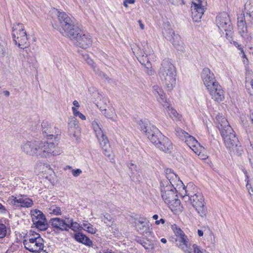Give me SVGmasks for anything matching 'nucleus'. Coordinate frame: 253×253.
Listing matches in <instances>:
<instances>
[{"label":"nucleus","mask_w":253,"mask_h":253,"mask_svg":"<svg viewBox=\"0 0 253 253\" xmlns=\"http://www.w3.org/2000/svg\"><path fill=\"white\" fill-rule=\"evenodd\" d=\"M166 173L167 179L161 182V197L171 211L179 210L181 202L176 193L183 196L187 190L178 175L170 169H167Z\"/></svg>","instance_id":"obj_1"},{"label":"nucleus","mask_w":253,"mask_h":253,"mask_svg":"<svg viewBox=\"0 0 253 253\" xmlns=\"http://www.w3.org/2000/svg\"><path fill=\"white\" fill-rule=\"evenodd\" d=\"M216 120L218 123L217 127L226 147L237 155H241L244 152L243 148L227 119L218 115L216 117Z\"/></svg>","instance_id":"obj_2"},{"label":"nucleus","mask_w":253,"mask_h":253,"mask_svg":"<svg viewBox=\"0 0 253 253\" xmlns=\"http://www.w3.org/2000/svg\"><path fill=\"white\" fill-rule=\"evenodd\" d=\"M201 76L211 98L217 102L222 101L224 99V91L216 81L214 74L208 68H205L202 70Z\"/></svg>","instance_id":"obj_3"},{"label":"nucleus","mask_w":253,"mask_h":253,"mask_svg":"<svg viewBox=\"0 0 253 253\" xmlns=\"http://www.w3.org/2000/svg\"><path fill=\"white\" fill-rule=\"evenodd\" d=\"M159 76L168 90H172L175 86L177 76L176 69L168 59H164L162 62Z\"/></svg>","instance_id":"obj_4"},{"label":"nucleus","mask_w":253,"mask_h":253,"mask_svg":"<svg viewBox=\"0 0 253 253\" xmlns=\"http://www.w3.org/2000/svg\"><path fill=\"white\" fill-rule=\"evenodd\" d=\"M73 31L68 38L73 42L75 46L83 49H86L91 46L92 40L90 34L82 30L79 27L75 28Z\"/></svg>","instance_id":"obj_5"},{"label":"nucleus","mask_w":253,"mask_h":253,"mask_svg":"<svg viewBox=\"0 0 253 253\" xmlns=\"http://www.w3.org/2000/svg\"><path fill=\"white\" fill-rule=\"evenodd\" d=\"M183 198L190 201L193 208L195 209L198 214L202 217H204L207 213V208L203 195L198 192L194 194L188 192L184 193Z\"/></svg>","instance_id":"obj_6"},{"label":"nucleus","mask_w":253,"mask_h":253,"mask_svg":"<svg viewBox=\"0 0 253 253\" xmlns=\"http://www.w3.org/2000/svg\"><path fill=\"white\" fill-rule=\"evenodd\" d=\"M91 126L103 149V154L109 158L111 157V151L109 141L104 134L101 125L97 120H94L91 123Z\"/></svg>","instance_id":"obj_7"},{"label":"nucleus","mask_w":253,"mask_h":253,"mask_svg":"<svg viewBox=\"0 0 253 253\" xmlns=\"http://www.w3.org/2000/svg\"><path fill=\"white\" fill-rule=\"evenodd\" d=\"M58 18L60 25L59 31L65 37H68L74 32L73 29L78 28L75 24V19L64 12H58Z\"/></svg>","instance_id":"obj_8"},{"label":"nucleus","mask_w":253,"mask_h":253,"mask_svg":"<svg viewBox=\"0 0 253 253\" xmlns=\"http://www.w3.org/2000/svg\"><path fill=\"white\" fill-rule=\"evenodd\" d=\"M12 36L15 44L19 48L24 49L29 46L27 33L23 24L18 23L13 25Z\"/></svg>","instance_id":"obj_9"},{"label":"nucleus","mask_w":253,"mask_h":253,"mask_svg":"<svg viewBox=\"0 0 253 253\" xmlns=\"http://www.w3.org/2000/svg\"><path fill=\"white\" fill-rule=\"evenodd\" d=\"M43 239L39 233L30 231L28 239L23 241V244L27 250L32 253H37L43 250Z\"/></svg>","instance_id":"obj_10"},{"label":"nucleus","mask_w":253,"mask_h":253,"mask_svg":"<svg viewBox=\"0 0 253 253\" xmlns=\"http://www.w3.org/2000/svg\"><path fill=\"white\" fill-rule=\"evenodd\" d=\"M138 128L143 132L151 141V142L155 145L162 133L155 126L151 125L148 122L144 120H140L138 123Z\"/></svg>","instance_id":"obj_11"},{"label":"nucleus","mask_w":253,"mask_h":253,"mask_svg":"<svg viewBox=\"0 0 253 253\" xmlns=\"http://www.w3.org/2000/svg\"><path fill=\"white\" fill-rule=\"evenodd\" d=\"M56 146L50 141H38V156L39 158H47L60 154L56 150Z\"/></svg>","instance_id":"obj_12"},{"label":"nucleus","mask_w":253,"mask_h":253,"mask_svg":"<svg viewBox=\"0 0 253 253\" xmlns=\"http://www.w3.org/2000/svg\"><path fill=\"white\" fill-rule=\"evenodd\" d=\"M173 231L176 236L175 244L185 253H192V249L189 244L187 236L176 225L172 226Z\"/></svg>","instance_id":"obj_13"},{"label":"nucleus","mask_w":253,"mask_h":253,"mask_svg":"<svg viewBox=\"0 0 253 253\" xmlns=\"http://www.w3.org/2000/svg\"><path fill=\"white\" fill-rule=\"evenodd\" d=\"M163 35L165 38L169 41L178 50H182L184 48V43L181 40V38L178 34H175L174 30L171 28L170 25L168 23L164 26Z\"/></svg>","instance_id":"obj_14"},{"label":"nucleus","mask_w":253,"mask_h":253,"mask_svg":"<svg viewBox=\"0 0 253 253\" xmlns=\"http://www.w3.org/2000/svg\"><path fill=\"white\" fill-rule=\"evenodd\" d=\"M215 24L219 30L226 32V35L232 32L233 27L228 14L226 12L219 13L216 17Z\"/></svg>","instance_id":"obj_15"},{"label":"nucleus","mask_w":253,"mask_h":253,"mask_svg":"<svg viewBox=\"0 0 253 253\" xmlns=\"http://www.w3.org/2000/svg\"><path fill=\"white\" fill-rule=\"evenodd\" d=\"M31 216L35 227L41 231H45L48 224L44 214L41 211L35 209L31 211Z\"/></svg>","instance_id":"obj_16"},{"label":"nucleus","mask_w":253,"mask_h":253,"mask_svg":"<svg viewBox=\"0 0 253 253\" xmlns=\"http://www.w3.org/2000/svg\"><path fill=\"white\" fill-rule=\"evenodd\" d=\"M21 149L26 154L38 157V141H26L21 145Z\"/></svg>","instance_id":"obj_17"},{"label":"nucleus","mask_w":253,"mask_h":253,"mask_svg":"<svg viewBox=\"0 0 253 253\" xmlns=\"http://www.w3.org/2000/svg\"><path fill=\"white\" fill-rule=\"evenodd\" d=\"M191 9L193 21L196 22H199L205 11V8L202 5V3H196L192 1Z\"/></svg>","instance_id":"obj_18"},{"label":"nucleus","mask_w":253,"mask_h":253,"mask_svg":"<svg viewBox=\"0 0 253 253\" xmlns=\"http://www.w3.org/2000/svg\"><path fill=\"white\" fill-rule=\"evenodd\" d=\"M137 231L141 234L145 235L150 232L151 225L145 217H140L135 222Z\"/></svg>","instance_id":"obj_19"},{"label":"nucleus","mask_w":253,"mask_h":253,"mask_svg":"<svg viewBox=\"0 0 253 253\" xmlns=\"http://www.w3.org/2000/svg\"><path fill=\"white\" fill-rule=\"evenodd\" d=\"M42 131L43 134L46 135L48 139L51 138L55 135H58V129L56 127H53L49 121L43 120L41 124Z\"/></svg>","instance_id":"obj_20"},{"label":"nucleus","mask_w":253,"mask_h":253,"mask_svg":"<svg viewBox=\"0 0 253 253\" xmlns=\"http://www.w3.org/2000/svg\"><path fill=\"white\" fill-rule=\"evenodd\" d=\"M160 150L166 153H170L172 149V145L170 140L162 134L161 139H159L155 145Z\"/></svg>","instance_id":"obj_21"},{"label":"nucleus","mask_w":253,"mask_h":253,"mask_svg":"<svg viewBox=\"0 0 253 253\" xmlns=\"http://www.w3.org/2000/svg\"><path fill=\"white\" fill-rule=\"evenodd\" d=\"M49 223L53 228L56 229L57 231H67L68 226L67 220L65 221L58 217L52 218L49 220Z\"/></svg>","instance_id":"obj_22"},{"label":"nucleus","mask_w":253,"mask_h":253,"mask_svg":"<svg viewBox=\"0 0 253 253\" xmlns=\"http://www.w3.org/2000/svg\"><path fill=\"white\" fill-rule=\"evenodd\" d=\"M153 93L157 98L158 101L162 105H167L168 102L166 94L164 92L162 88L158 86L155 85L153 86Z\"/></svg>","instance_id":"obj_23"},{"label":"nucleus","mask_w":253,"mask_h":253,"mask_svg":"<svg viewBox=\"0 0 253 253\" xmlns=\"http://www.w3.org/2000/svg\"><path fill=\"white\" fill-rule=\"evenodd\" d=\"M153 93L157 98L158 101L162 105H167L168 102L166 94L164 92L162 88L158 86L155 85L153 86Z\"/></svg>","instance_id":"obj_24"},{"label":"nucleus","mask_w":253,"mask_h":253,"mask_svg":"<svg viewBox=\"0 0 253 253\" xmlns=\"http://www.w3.org/2000/svg\"><path fill=\"white\" fill-rule=\"evenodd\" d=\"M153 93L157 98L158 101L162 105H167L168 102L166 94L164 92L162 88L158 86L155 85L153 86Z\"/></svg>","instance_id":"obj_25"},{"label":"nucleus","mask_w":253,"mask_h":253,"mask_svg":"<svg viewBox=\"0 0 253 253\" xmlns=\"http://www.w3.org/2000/svg\"><path fill=\"white\" fill-rule=\"evenodd\" d=\"M245 14H241L238 17V29L241 36L245 38L247 35L248 30Z\"/></svg>","instance_id":"obj_26"},{"label":"nucleus","mask_w":253,"mask_h":253,"mask_svg":"<svg viewBox=\"0 0 253 253\" xmlns=\"http://www.w3.org/2000/svg\"><path fill=\"white\" fill-rule=\"evenodd\" d=\"M75 239L79 243H82L89 247H93L92 241L82 233H77L74 235Z\"/></svg>","instance_id":"obj_27"},{"label":"nucleus","mask_w":253,"mask_h":253,"mask_svg":"<svg viewBox=\"0 0 253 253\" xmlns=\"http://www.w3.org/2000/svg\"><path fill=\"white\" fill-rule=\"evenodd\" d=\"M243 14H245L247 20L252 23L253 20V3L251 1H248L246 3Z\"/></svg>","instance_id":"obj_28"},{"label":"nucleus","mask_w":253,"mask_h":253,"mask_svg":"<svg viewBox=\"0 0 253 253\" xmlns=\"http://www.w3.org/2000/svg\"><path fill=\"white\" fill-rule=\"evenodd\" d=\"M163 106L167 109V113L173 121H180L181 120V115L171 106L169 101L168 102L167 105H163Z\"/></svg>","instance_id":"obj_29"},{"label":"nucleus","mask_w":253,"mask_h":253,"mask_svg":"<svg viewBox=\"0 0 253 253\" xmlns=\"http://www.w3.org/2000/svg\"><path fill=\"white\" fill-rule=\"evenodd\" d=\"M102 113L104 116L112 121L116 122L117 121V116L116 114L115 110L113 108H109L108 109H104L101 110Z\"/></svg>","instance_id":"obj_30"},{"label":"nucleus","mask_w":253,"mask_h":253,"mask_svg":"<svg viewBox=\"0 0 253 253\" xmlns=\"http://www.w3.org/2000/svg\"><path fill=\"white\" fill-rule=\"evenodd\" d=\"M8 203L12 206L14 209H20L21 195L18 197L13 195L10 196L7 200Z\"/></svg>","instance_id":"obj_31"},{"label":"nucleus","mask_w":253,"mask_h":253,"mask_svg":"<svg viewBox=\"0 0 253 253\" xmlns=\"http://www.w3.org/2000/svg\"><path fill=\"white\" fill-rule=\"evenodd\" d=\"M20 209L22 208H30L33 205V200L26 195H21Z\"/></svg>","instance_id":"obj_32"},{"label":"nucleus","mask_w":253,"mask_h":253,"mask_svg":"<svg viewBox=\"0 0 253 253\" xmlns=\"http://www.w3.org/2000/svg\"><path fill=\"white\" fill-rule=\"evenodd\" d=\"M101 219L107 226L112 229L116 227V225L114 224V219L109 214L106 213L103 216L101 217Z\"/></svg>","instance_id":"obj_33"},{"label":"nucleus","mask_w":253,"mask_h":253,"mask_svg":"<svg viewBox=\"0 0 253 253\" xmlns=\"http://www.w3.org/2000/svg\"><path fill=\"white\" fill-rule=\"evenodd\" d=\"M66 220L67 224L68 226V228H67V231L69 229H71L74 231H76L79 229V224L77 222H74L72 218H66Z\"/></svg>","instance_id":"obj_34"},{"label":"nucleus","mask_w":253,"mask_h":253,"mask_svg":"<svg viewBox=\"0 0 253 253\" xmlns=\"http://www.w3.org/2000/svg\"><path fill=\"white\" fill-rule=\"evenodd\" d=\"M184 141L190 148L195 146V145L198 146V142L193 136L189 134L187 135V137L184 139Z\"/></svg>","instance_id":"obj_35"},{"label":"nucleus","mask_w":253,"mask_h":253,"mask_svg":"<svg viewBox=\"0 0 253 253\" xmlns=\"http://www.w3.org/2000/svg\"><path fill=\"white\" fill-rule=\"evenodd\" d=\"M47 211L49 214L55 215H61L62 211L60 207L56 205H52L48 209Z\"/></svg>","instance_id":"obj_36"},{"label":"nucleus","mask_w":253,"mask_h":253,"mask_svg":"<svg viewBox=\"0 0 253 253\" xmlns=\"http://www.w3.org/2000/svg\"><path fill=\"white\" fill-rule=\"evenodd\" d=\"M83 226L84 230L88 233L91 234H95L96 233V229L93 227L92 225L87 221L84 222Z\"/></svg>","instance_id":"obj_37"},{"label":"nucleus","mask_w":253,"mask_h":253,"mask_svg":"<svg viewBox=\"0 0 253 253\" xmlns=\"http://www.w3.org/2000/svg\"><path fill=\"white\" fill-rule=\"evenodd\" d=\"M79 126L78 121L77 119L74 117L69 118L68 122V128L72 129L73 128H76Z\"/></svg>","instance_id":"obj_38"},{"label":"nucleus","mask_w":253,"mask_h":253,"mask_svg":"<svg viewBox=\"0 0 253 253\" xmlns=\"http://www.w3.org/2000/svg\"><path fill=\"white\" fill-rule=\"evenodd\" d=\"M248 157L252 168L253 169V147L252 144H250L247 148Z\"/></svg>","instance_id":"obj_39"},{"label":"nucleus","mask_w":253,"mask_h":253,"mask_svg":"<svg viewBox=\"0 0 253 253\" xmlns=\"http://www.w3.org/2000/svg\"><path fill=\"white\" fill-rule=\"evenodd\" d=\"M175 131L176 135L183 140H184L187 137V135H189V134L185 131L182 130L179 127L176 128Z\"/></svg>","instance_id":"obj_40"},{"label":"nucleus","mask_w":253,"mask_h":253,"mask_svg":"<svg viewBox=\"0 0 253 253\" xmlns=\"http://www.w3.org/2000/svg\"><path fill=\"white\" fill-rule=\"evenodd\" d=\"M92 69L95 74H96L101 78L105 79H107L108 78L107 75L104 73L100 71L99 69L96 66V65L92 68Z\"/></svg>","instance_id":"obj_41"},{"label":"nucleus","mask_w":253,"mask_h":253,"mask_svg":"<svg viewBox=\"0 0 253 253\" xmlns=\"http://www.w3.org/2000/svg\"><path fill=\"white\" fill-rule=\"evenodd\" d=\"M132 49L133 53L134 54H136L137 58L140 57H143L144 56H145V53L144 52V51L142 49H141L138 47H137L136 48H132Z\"/></svg>","instance_id":"obj_42"},{"label":"nucleus","mask_w":253,"mask_h":253,"mask_svg":"<svg viewBox=\"0 0 253 253\" xmlns=\"http://www.w3.org/2000/svg\"><path fill=\"white\" fill-rule=\"evenodd\" d=\"M83 57L84 59L86 61L87 63L90 65L92 68L96 66V64L94 62L93 60L89 57L88 55H83Z\"/></svg>","instance_id":"obj_43"},{"label":"nucleus","mask_w":253,"mask_h":253,"mask_svg":"<svg viewBox=\"0 0 253 253\" xmlns=\"http://www.w3.org/2000/svg\"><path fill=\"white\" fill-rule=\"evenodd\" d=\"M191 149L197 155L200 154L201 151L204 150V148L201 146L199 142L198 146L197 145H195V146L192 147Z\"/></svg>","instance_id":"obj_44"},{"label":"nucleus","mask_w":253,"mask_h":253,"mask_svg":"<svg viewBox=\"0 0 253 253\" xmlns=\"http://www.w3.org/2000/svg\"><path fill=\"white\" fill-rule=\"evenodd\" d=\"M142 246L146 249L148 250H152L154 248V246L150 243L149 240L144 241V242L142 243Z\"/></svg>","instance_id":"obj_45"},{"label":"nucleus","mask_w":253,"mask_h":253,"mask_svg":"<svg viewBox=\"0 0 253 253\" xmlns=\"http://www.w3.org/2000/svg\"><path fill=\"white\" fill-rule=\"evenodd\" d=\"M6 234V226L4 224H0V238H4Z\"/></svg>","instance_id":"obj_46"},{"label":"nucleus","mask_w":253,"mask_h":253,"mask_svg":"<svg viewBox=\"0 0 253 253\" xmlns=\"http://www.w3.org/2000/svg\"><path fill=\"white\" fill-rule=\"evenodd\" d=\"M168 1L172 4L174 5H178L179 4H184V0H168Z\"/></svg>","instance_id":"obj_47"},{"label":"nucleus","mask_w":253,"mask_h":253,"mask_svg":"<svg viewBox=\"0 0 253 253\" xmlns=\"http://www.w3.org/2000/svg\"><path fill=\"white\" fill-rule=\"evenodd\" d=\"M244 173L246 175L245 181L247 182L246 187L248 190L249 189H251L252 191L253 192V189L252 188L251 185L249 183V177L248 175V173L246 171H245Z\"/></svg>","instance_id":"obj_48"},{"label":"nucleus","mask_w":253,"mask_h":253,"mask_svg":"<svg viewBox=\"0 0 253 253\" xmlns=\"http://www.w3.org/2000/svg\"><path fill=\"white\" fill-rule=\"evenodd\" d=\"M72 174L75 176L77 177L80 174L82 173V171L81 169H73L72 170Z\"/></svg>","instance_id":"obj_49"},{"label":"nucleus","mask_w":253,"mask_h":253,"mask_svg":"<svg viewBox=\"0 0 253 253\" xmlns=\"http://www.w3.org/2000/svg\"><path fill=\"white\" fill-rule=\"evenodd\" d=\"M205 150L201 151L200 154H197L200 158L202 160H206L208 158V156L205 154Z\"/></svg>","instance_id":"obj_50"},{"label":"nucleus","mask_w":253,"mask_h":253,"mask_svg":"<svg viewBox=\"0 0 253 253\" xmlns=\"http://www.w3.org/2000/svg\"><path fill=\"white\" fill-rule=\"evenodd\" d=\"M135 2V0H125L123 4L125 7H127L128 4H133Z\"/></svg>","instance_id":"obj_51"},{"label":"nucleus","mask_w":253,"mask_h":253,"mask_svg":"<svg viewBox=\"0 0 253 253\" xmlns=\"http://www.w3.org/2000/svg\"><path fill=\"white\" fill-rule=\"evenodd\" d=\"M193 248L194 253H202L201 251L200 250L199 247L197 245L194 244L193 245Z\"/></svg>","instance_id":"obj_52"},{"label":"nucleus","mask_w":253,"mask_h":253,"mask_svg":"<svg viewBox=\"0 0 253 253\" xmlns=\"http://www.w3.org/2000/svg\"><path fill=\"white\" fill-rule=\"evenodd\" d=\"M234 44L235 45L236 47L238 48L239 50H240L241 52V53H243L244 54V51L243 50V48H242L241 44H239L237 42H234Z\"/></svg>","instance_id":"obj_53"},{"label":"nucleus","mask_w":253,"mask_h":253,"mask_svg":"<svg viewBox=\"0 0 253 253\" xmlns=\"http://www.w3.org/2000/svg\"><path fill=\"white\" fill-rule=\"evenodd\" d=\"M160 223L164 224L165 223V220L163 218H161L160 220H157L155 221V224L156 225H159Z\"/></svg>","instance_id":"obj_54"},{"label":"nucleus","mask_w":253,"mask_h":253,"mask_svg":"<svg viewBox=\"0 0 253 253\" xmlns=\"http://www.w3.org/2000/svg\"><path fill=\"white\" fill-rule=\"evenodd\" d=\"M72 111H73V114L74 115V116H77V115L78 114V113L80 112L79 111H78L77 110V109L75 107H73L72 108Z\"/></svg>","instance_id":"obj_55"},{"label":"nucleus","mask_w":253,"mask_h":253,"mask_svg":"<svg viewBox=\"0 0 253 253\" xmlns=\"http://www.w3.org/2000/svg\"><path fill=\"white\" fill-rule=\"evenodd\" d=\"M6 211V210L5 207L1 203H0V212H5Z\"/></svg>","instance_id":"obj_56"},{"label":"nucleus","mask_w":253,"mask_h":253,"mask_svg":"<svg viewBox=\"0 0 253 253\" xmlns=\"http://www.w3.org/2000/svg\"><path fill=\"white\" fill-rule=\"evenodd\" d=\"M77 117H79L82 120H85L86 119L85 116L84 115H83L82 113H81V112H79L78 113Z\"/></svg>","instance_id":"obj_57"},{"label":"nucleus","mask_w":253,"mask_h":253,"mask_svg":"<svg viewBox=\"0 0 253 253\" xmlns=\"http://www.w3.org/2000/svg\"><path fill=\"white\" fill-rule=\"evenodd\" d=\"M73 104L74 106V107H75V108L76 107L79 108L80 107V104H79L78 101L77 100H74L73 102Z\"/></svg>","instance_id":"obj_58"},{"label":"nucleus","mask_w":253,"mask_h":253,"mask_svg":"<svg viewBox=\"0 0 253 253\" xmlns=\"http://www.w3.org/2000/svg\"><path fill=\"white\" fill-rule=\"evenodd\" d=\"M4 55L3 47L0 45V57Z\"/></svg>","instance_id":"obj_59"},{"label":"nucleus","mask_w":253,"mask_h":253,"mask_svg":"<svg viewBox=\"0 0 253 253\" xmlns=\"http://www.w3.org/2000/svg\"><path fill=\"white\" fill-rule=\"evenodd\" d=\"M138 23L139 24V26H140V27L141 29V30H143L144 29V25L142 23V21L139 20L138 21Z\"/></svg>","instance_id":"obj_60"},{"label":"nucleus","mask_w":253,"mask_h":253,"mask_svg":"<svg viewBox=\"0 0 253 253\" xmlns=\"http://www.w3.org/2000/svg\"><path fill=\"white\" fill-rule=\"evenodd\" d=\"M198 235L200 236V237H202L203 236V231L201 230H198Z\"/></svg>","instance_id":"obj_61"},{"label":"nucleus","mask_w":253,"mask_h":253,"mask_svg":"<svg viewBox=\"0 0 253 253\" xmlns=\"http://www.w3.org/2000/svg\"><path fill=\"white\" fill-rule=\"evenodd\" d=\"M3 94H4V96H9V92L7 90H5L3 92Z\"/></svg>","instance_id":"obj_62"},{"label":"nucleus","mask_w":253,"mask_h":253,"mask_svg":"<svg viewBox=\"0 0 253 253\" xmlns=\"http://www.w3.org/2000/svg\"><path fill=\"white\" fill-rule=\"evenodd\" d=\"M112 230H113V229L111 228ZM112 232L114 233V235H118L119 234V230L118 229H115L114 231H112Z\"/></svg>","instance_id":"obj_63"},{"label":"nucleus","mask_w":253,"mask_h":253,"mask_svg":"<svg viewBox=\"0 0 253 253\" xmlns=\"http://www.w3.org/2000/svg\"><path fill=\"white\" fill-rule=\"evenodd\" d=\"M144 242V240H142V239H139L137 240V242L139 243L141 245H142V243Z\"/></svg>","instance_id":"obj_64"}]
</instances>
